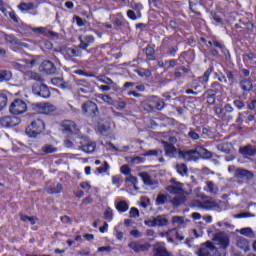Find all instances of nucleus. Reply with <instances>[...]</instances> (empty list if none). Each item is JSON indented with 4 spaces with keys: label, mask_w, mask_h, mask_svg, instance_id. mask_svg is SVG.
<instances>
[{
    "label": "nucleus",
    "mask_w": 256,
    "mask_h": 256,
    "mask_svg": "<svg viewBox=\"0 0 256 256\" xmlns=\"http://www.w3.org/2000/svg\"><path fill=\"white\" fill-rule=\"evenodd\" d=\"M240 87L242 89V91H252L253 90V82H251V80L249 79H243L240 81Z\"/></svg>",
    "instance_id": "bb28decb"
},
{
    "label": "nucleus",
    "mask_w": 256,
    "mask_h": 256,
    "mask_svg": "<svg viewBox=\"0 0 256 256\" xmlns=\"http://www.w3.org/2000/svg\"><path fill=\"white\" fill-rule=\"evenodd\" d=\"M32 93L38 97H43V99H49L51 97V91L49 87L43 82H36L32 85Z\"/></svg>",
    "instance_id": "20e7f679"
},
{
    "label": "nucleus",
    "mask_w": 256,
    "mask_h": 256,
    "mask_svg": "<svg viewBox=\"0 0 256 256\" xmlns=\"http://www.w3.org/2000/svg\"><path fill=\"white\" fill-rule=\"evenodd\" d=\"M76 85L78 87V93H93V86L87 80L79 79L76 80Z\"/></svg>",
    "instance_id": "dca6fc26"
},
{
    "label": "nucleus",
    "mask_w": 256,
    "mask_h": 256,
    "mask_svg": "<svg viewBox=\"0 0 256 256\" xmlns=\"http://www.w3.org/2000/svg\"><path fill=\"white\" fill-rule=\"evenodd\" d=\"M167 104H165V101H163V99H158L157 103H156V109L158 111H163V109H165V106Z\"/></svg>",
    "instance_id": "4d7b16f0"
},
{
    "label": "nucleus",
    "mask_w": 256,
    "mask_h": 256,
    "mask_svg": "<svg viewBox=\"0 0 256 256\" xmlns=\"http://www.w3.org/2000/svg\"><path fill=\"white\" fill-rule=\"evenodd\" d=\"M188 137L189 139H191V141H199V139H201V136L199 135V133H197V131H195V129L189 130Z\"/></svg>",
    "instance_id": "37998d69"
},
{
    "label": "nucleus",
    "mask_w": 256,
    "mask_h": 256,
    "mask_svg": "<svg viewBox=\"0 0 256 256\" xmlns=\"http://www.w3.org/2000/svg\"><path fill=\"white\" fill-rule=\"evenodd\" d=\"M128 247L134 251V253H143L149 251L151 245H149V243H141L140 241H132L128 244Z\"/></svg>",
    "instance_id": "9b49d317"
},
{
    "label": "nucleus",
    "mask_w": 256,
    "mask_h": 256,
    "mask_svg": "<svg viewBox=\"0 0 256 256\" xmlns=\"http://www.w3.org/2000/svg\"><path fill=\"white\" fill-rule=\"evenodd\" d=\"M162 145H164L165 155L167 157H173L175 153H177V148L174 147L173 144L169 142L162 141Z\"/></svg>",
    "instance_id": "412c9836"
},
{
    "label": "nucleus",
    "mask_w": 256,
    "mask_h": 256,
    "mask_svg": "<svg viewBox=\"0 0 256 256\" xmlns=\"http://www.w3.org/2000/svg\"><path fill=\"white\" fill-rule=\"evenodd\" d=\"M220 89H221V84H219V82H213L211 84V89H208L206 93H214L217 95Z\"/></svg>",
    "instance_id": "ea45409f"
},
{
    "label": "nucleus",
    "mask_w": 256,
    "mask_h": 256,
    "mask_svg": "<svg viewBox=\"0 0 256 256\" xmlns=\"http://www.w3.org/2000/svg\"><path fill=\"white\" fill-rule=\"evenodd\" d=\"M27 111V103L21 99L14 100L10 105L12 115H23Z\"/></svg>",
    "instance_id": "0eeeda50"
},
{
    "label": "nucleus",
    "mask_w": 256,
    "mask_h": 256,
    "mask_svg": "<svg viewBox=\"0 0 256 256\" xmlns=\"http://www.w3.org/2000/svg\"><path fill=\"white\" fill-rule=\"evenodd\" d=\"M40 71L46 75H57V66L49 60H44L40 66Z\"/></svg>",
    "instance_id": "4468645a"
},
{
    "label": "nucleus",
    "mask_w": 256,
    "mask_h": 256,
    "mask_svg": "<svg viewBox=\"0 0 256 256\" xmlns=\"http://www.w3.org/2000/svg\"><path fill=\"white\" fill-rule=\"evenodd\" d=\"M198 256H225L223 252L219 251L215 245H213V242H205L201 244L198 252Z\"/></svg>",
    "instance_id": "7ed1b4c3"
},
{
    "label": "nucleus",
    "mask_w": 256,
    "mask_h": 256,
    "mask_svg": "<svg viewBox=\"0 0 256 256\" xmlns=\"http://www.w3.org/2000/svg\"><path fill=\"white\" fill-rule=\"evenodd\" d=\"M156 227H167L169 225V220L164 215H158L154 217Z\"/></svg>",
    "instance_id": "b1692460"
},
{
    "label": "nucleus",
    "mask_w": 256,
    "mask_h": 256,
    "mask_svg": "<svg viewBox=\"0 0 256 256\" xmlns=\"http://www.w3.org/2000/svg\"><path fill=\"white\" fill-rule=\"evenodd\" d=\"M179 157L184 159L185 161H197L199 160V150L198 147L196 149L179 151Z\"/></svg>",
    "instance_id": "9d476101"
},
{
    "label": "nucleus",
    "mask_w": 256,
    "mask_h": 256,
    "mask_svg": "<svg viewBox=\"0 0 256 256\" xmlns=\"http://www.w3.org/2000/svg\"><path fill=\"white\" fill-rule=\"evenodd\" d=\"M145 161V158L136 156L134 158H130V163H133L134 165H139V163H143Z\"/></svg>",
    "instance_id": "6e6d98bb"
},
{
    "label": "nucleus",
    "mask_w": 256,
    "mask_h": 256,
    "mask_svg": "<svg viewBox=\"0 0 256 256\" xmlns=\"http://www.w3.org/2000/svg\"><path fill=\"white\" fill-rule=\"evenodd\" d=\"M139 177H141L144 185H147L148 187H152V185H155V182L151 179V175H149V173H139Z\"/></svg>",
    "instance_id": "a878e982"
},
{
    "label": "nucleus",
    "mask_w": 256,
    "mask_h": 256,
    "mask_svg": "<svg viewBox=\"0 0 256 256\" xmlns=\"http://www.w3.org/2000/svg\"><path fill=\"white\" fill-rule=\"evenodd\" d=\"M78 145V149L83 151L84 153H93L95 151V148L97 147V144L87 137H81L76 142Z\"/></svg>",
    "instance_id": "423d86ee"
},
{
    "label": "nucleus",
    "mask_w": 256,
    "mask_h": 256,
    "mask_svg": "<svg viewBox=\"0 0 256 256\" xmlns=\"http://www.w3.org/2000/svg\"><path fill=\"white\" fill-rule=\"evenodd\" d=\"M206 100L208 105H215V101L217 100V94L215 93H206Z\"/></svg>",
    "instance_id": "a18cd8bd"
},
{
    "label": "nucleus",
    "mask_w": 256,
    "mask_h": 256,
    "mask_svg": "<svg viewBox=\"0 0 256 256\" xmlns=\"http://www.w3.org/2000/svg\"><path fill=\"white\" fill-rule=\"evenodd\" d=\"M52 85L55 87H60V89H71V84L69 82H65L63 78L57 77L51 79Z\"/></svg>",
    "instance_id": "6ab92c4d"
},
{
    "label": "nucleus",
    "mask_w": 256,
    "mask_h": 256,
    "mask_svg": "<svg viewBox=\"0 0 256 256\" xmlns=\"http://www.w3.org/2000/svg\"><path fill=\"white\" fill-rule=\"evenodd\" d=\"M198 147V158L202 157V159H211L213 157V153L211 151L207 150L203 146H197Z\"/></svg>",
    "instance_id": "5701e85b"
},
{
    "label": "nucleus",
    "mask_w": 256,
    "mask_h": 256,
    "mask_svg": "<svg viewBox=\"0 0 256 256\" xmlns=\"http://www.w3.org/2000/svg\"><path fill=\"white\" fill-rule=\"evenodd\" d=\"M42 113L45 115H50V113H54V111L57 109L53 104L45 103L41 106Z\"/></svg>",
    "instance_id": "2f4dec72"
},
{
    "label": "nucleus",
    "mask_w": 256,
    "mask_h": 256,
    "mask_svg": "<svg viewBox=\"0 0 256 256\" xmlns=\"http://www.w3.org/2000/svg\"><path fill=\"white\" fill-rule=\"evenodd\" d=\"M7 95L0 94V111H3L7 107Z\"/></svg>",
    "instance_id": "09e8293b"
},
{
    "label": "nucleus",
    "mask_w": 256,
    "mask_h": 256,
    "mask_svg": "<svg viewBox=\"0 0 256 256\" xmlns=\"http://www.w3.org/2000/svg\"><path fill=\"white\" fill-rule=\"evenodd\" d=\"M4 39L6 43H9L14 47H18V49H23V48L27 49V47H29V44L19 41V39L15 37V35L13 34H4Z\"/></svg>",
    "instance_id": "ddd939ff"
},
{
    "label": "nucleus",
    "mask_w": 256,
    "mask_h": 256,
    "mask_svg": "<svg viewBox=\"0 0 256 256\" xmlns=\"http://www.w3.org/2000/svg\"><path fill=\"white\" fill-rule=\"evenodd\" d=\"M233 105L234 107H237V109H245V103L241 100H234Z\"/></svg>",
    "instance_id": "e2e57ef3"
},
{
    "label": "nucleus",
    "mask_w": 256,
    "mask_h": 256,
    "mask_svg": "<svg viewBox=\"0 0 256 256\" xmlns=\"http://www.w3.org/2000/svg\"><path fill=\"white\" fill-rule=\"evenodd\" d=\"M126 182L134 185L135 191H139V188L137 187V183H138L137 177L129 176L128 178H126Z\"/></svg>",
    "instance_id": "603ef678"
},
{
    "label": "nucleus",
    "mask_w": 256,
    "mask_h": 256,
    "mask_svg": "<svg viewBox=\"0 0 256 256\" xmlns=\"http://www.w3.org/2000/svg\"><path fill=\"white\" fill-rule=\"evenodd\" d=\"M214 113L219 119H225L227 117L224 108L221 107H214Z\"/></svg>",
    "instance_id": "79ce46f5"
},
{
    "label": "nucleus",
    "mask_w": 256,
    "mask_h": 256,
    "mask_svg": "<svg viewBox=\"0 0 256 256\" xmlns=\"http://www.w3.org/2000/svg\"><path fill=\"white\" fill-rule=\"evenodd\" d=\"M97 79L98 81H100L101 83H104L105 85H113L112 79L107 76L100 75L97 77Z\"/></svg>",
    "instance_id": "8fccbe9b"
},
{
    "label": "nucleus",
    "mask_w": 256,
    "mask_h": 256,
    "mask_svg": "<svg viewBox=\"0 0 256 256\" xmlns=\"http://www.w3.org/2000/svg\"><path fill=\"white\" fill-rule=\"evenodd\" d=\"M240 153L244 157H253L256 155V148L251 145H248L243 148H240Z\"/></svg>",
    "instance_id": "4be33fe9"
},
{
    "label": "nucleus",
    "mask_w": 256,
    "mask_h": 256,
    "mask_svg": "<svg viewBox=\"0 0 256 256\" xmlns=\"http://www.w3.org/2000/svg\"><path fill=\"white\" fill-rule=\"evenodd\" d=\"M211 73H213V68H208L204 75L200 78L201 83H208L209 82V77L211 76Z\"/></svg>",
    "instance_id": "de8ad7c7"
},
{
    "label": "nucleus",
    "mask_w": 256,
    "mask_h": 256,
    "mask_svg": "<svg viewBox=\"0 0 256 256\" xmlns=\"http://www.w3.org/2000/svg\"><path fill=\"white\" fill-rule=\"evenodd\" d=\"M218 151H221L222 153L229 154L231 153V144L229 143H221L217 145Z\"/></svg>",
    "instance_id": "c9c22d12"
},
{
    "label": "nucleus",
    "mask_w": 256,
    "mask_h": 256,
    "mask_svg": "<svg viewBox=\"0 0 256 256\" xmlns=\"http://www.w3.org/2000/svg\"><path fill=\"white\" fill-rule=\"evenodd\" d=\"M20 219H21V221H23L24 223H27V222H29L30 224H32V225H35V217H33V216H27V215H25V214H20Z\"/></svg>",
    "instance_id": "c03bdc74"
},
{
    "label": "nucleus",
    "mask_w": 256,
    "mask_h": 256,
    "mask_svg": "<svg viewBox=\"0 0 256 256\" xmlns=\"http://www.w3.org/2000/svg\"><path fill=\"white\" fill-rule=\"evenodd\" d=\"M116 209L120 213H125V212L129 211V204H127V202H125V201H120L116 205Z\"/></svg>",
    "instance_id": "e433bc0d"
},
{
    "label": "nucleus",
    "mask_w": 256,
    "mask_h": 256,
    "mask_svg": "<svg viewBox=\"0 0 256 256\" xmlns=\"http://www.w3.org/2000/svg\"><path fill=\"white\" fill-rule=\"evenodd\" d=\"M97 171H98L99 174L107 173V171H109V163L104 162V166L103 167H98Z\"/></svg>",
    "instance_id": "680f3d73"
},
{
    "label": "nucleus",
    "mask_w": 256,
    "mask_h": 256,
    "mask_svg": "<svg viewBox=\"0 0 256 256\" xmlns=\"http://www.w3.org/2000/svg\"><path fill=\"white\" fill-rule=\"evenodd\" d=\"M47 193H49V195H55L57 193H61L63 191V185H61L60 183L57 184H53L52 187L47 188Z\"/></svg>",
    "instance_id": "c85d7f7f"
},
{
    "label": "nucleus",
    "mask_w": 256,
    "mask_h": 256,
    "mask_svg": "<svg viewBox=\"0 0 256 256\" xmlns=\"http://www.w3.org/2000/svg\"><path fill=\"white\" fill-rule=\"evenodd\" d=\"M176 170H177V173H179V175H181L182 177L189 175V169L187 168V165L183 163L177 164Z\"/></svg>",
    "instance_id": "473e14b6"
},
{
    "label": "nucleus",
    "mask_w": 256,
    "mask_h": 256,
    "mask_svg": "<svg viewBox=\"0 0 256 256\" xmlns=\"http://www.w3.org/2000/svg\"><path fill=\"white\" fill-rule=\"evenodd\" d=\"M18 9L22 11V13H24V11H33V9H35V4L33 2H22L18 5Z\"/></svg>",
    "instance_id": "7c9ffc66"
},
{
    "label": "nucleus",
    "mask_w": 256,
    "mask_h": 256,
    "mask_svg": "<svg viewBox=\"0 0 256 256\" xmlns=\"http://www.w3.org/2000/svg\"><path fill=\"white\" fill-rule=\"evenodd\" d=\"M159 153H163V150H150L145 153V156L146 157H151V156L157 157V155H159Z\"/></svg>",
    "instance_id": "bf43d9fd"
},
{
    "label": "nucleus",
    "mask_w": 256,
    "mask_h": 256,
    "mask_svg": "<svg viewBox=\"0 0 256 256\" xmlns=\"http://www.w3.org/2000/svg\"><path fill=\"white\" fill-rule=\"evenodd\" d=\"M45 131V122L41 118H36L26 128V135L28 137L35 138L37 135H41Z\"/></svg>",
    "instance_id": "f03ea898"
},
{
    "label": "nucleus",
    "mask_w": 256,
    "mask_h": 256,
    "mask_svg": "<svg viewBox=\"0 0 256 256\" xmlns=\"http://www.w3.org/2000/svg\"><path fill=\"white\" fill-rule=\"evenodd\" d=\"M112 23H113V25H115V27H122L123 26V15H121V13H118Z\"/></svg>",
    "instance_id": "49530a36"
},
{
    "label": "nucleus",
    "mask_w": 256,
    "mask_h": 256,
    "mask_svg": "<svg viewBox=\"0 0 256 256\" xmlns=\"http://www.w3.org/2000/svg\"><path fill=\"white\" fill-rule=\"evenodd\" d=\"M80 44L78 45L79 49H84V51H87V48L90 45H93L95 43V37L93 35H86L83 38H79Z\"/></svg>",
    "instance_id": "a211bd4d"
},
{
    "label": "nucleus",
    "mask_w": 256,
    "mask_h": 256,
    "mask_svg": "<svg viewBox=\"0 0 256 256\" xmlns=\"http://www.w3.org/2000/svg\"><path fill=\"white\" fill-rule=\"evenodd\" d=\"M104 219H107L108 221L113 220V210L111 208H107L104 212Z\"/></svg>",
    "instance_id": "864d4df0"
},
{
    "label": "nucleus",
    "mask_w": 256,
    "mask_h": 256,
    "mask_svg": "<svg viewBox=\"0 0 256 256\" xmlns=\"http://www.w3.org/2000/svg\"><path fill=\"white\" fill-rule=\"evenodd\" d=\"M120 171L123 173V175H131V168H129L127 165L121 166Z\"/></svg>",
    "instance_id": "0e129e2a"
},
{
    "label": "nucleus",
    "mask_w": 256,
    "mask_h": 256,
    "mask_svg": "<svg viewBox=\"0 0 256 256\" xmlns=\"http://www.w3.org/2000/svg\"><path fill=\"white\" fill-rule=\"evenodd\" d=\"M96 97L98 99H101L103 103H107L108 105H117L115 100H113V98L107 94H97Z\"/></svg>",
    "instance_id": "c756f323"
},
{
    "label": "nucleus",
    "mask_w": 256,
    "mask_h": 256,
    "mask_svg": "<svg viewBox=\"0 0 256 256\" xmlns=\"http://www.w3.org/2000/svg\"><path fill=\"white\" fill-rule=\"evenodd\" d=\"M184 184L177 181V179L172 178L170 180V185L166 186V191L170 193V195H174L170 200V203L173 207H180L185 203V195H187V191L183 189Z\"/></svg>",
    "instance_id": "f257e3e1"
},
{
    "label": "nucleus",
    "mask_w": 256,
    "mask_h": 256,
    "mask_svg": "<svg viewBox=\"0 0 256 256\" xmlns=\"http://www.w3.org/2000/svg\"><path fill=\"white\" fill-rule=\"evenodd\" d=\"M120 227H121V225L114 227V235H115L116 239H118V241H121L124 237L123 232L119 230Z\"/></svg>",
    "instance_id": "3c124183"
},
{
    "label": "nucleus",
    "mask_w": 256,
    "mask_h": 256,
    "mask_svg": "<svg viewBox=\"0 0 256 256\" xmlns=\"http://www.w3.org/2000/svg\"><path fill=\"white\" fill-rule=\"evenodd\" d=\"M236 245L239 247V249H242V251H249V240L246 238H239Z\"/></svg>",
    "instance_id": "cd10ccee"
},
{
    "label": "nucleus",
    "mask_w": 256,
    "mask_h": 256,
    "mask_svg": "<svg viewBox=\"0 0 256 256\" xmlns=\"http://www.w3.org/2000/svg\"><path fill=\"white\" fill-rule=\"evenodd\" d=\"M0 125L2 127H9V116L0 119Z\"/></svg>",
    "instance_id": "774afa93"
},
{
    "label": "nucleus",
    "mask_w": 256,
    "mask_h": 256,
    "mask_svg": "<svg viewBox=\"0 0 256 256\" xmlns=\"http://www.w3.org/2000/svg\"><path fill=\"white\" fill-rule=\"evenodd\" d=\"M129 213L131 218L139 217V209L135 207H132Z\"/></svg>",
    "instance_id": "338daca9"
},
{
    "label": "nucleus",
    "mask_w": 256,
    "mask_h": 256,
    "mask_svg": "<svg viewBox=\"0 0 256 256\" xmlns=\"http://www.w3.org/2000/svg\"><path fill=\"white\" fill-rule=\"evenodd\" d=\"M234 177L236 179H244L245 181H253L255 179V174L253 171L247 170L245 168H237Z\"/></svg>",
    "instance_id": "f8f14e48"
},
{
    "label": "nucleus",
    "mask_w": 256,
    "mask_h": 256,
    "mask_svg": "<svg viewBox=\"0 0 256 256\" xmlns=\"http://www.w3.org/2000/svg\"><path fill=\"white\" fill-rule=\"evenodd\" d=\"M199 207H201V209H205L206 211H211V209L218 212L221 211V206H219V204H217V202L214 200H204L200 202Z\"/></svg>",
    "instance_id": "f3484780"
},
{
    "label": "nucleus",
    "mask_w": 256,
    "mask_h": 256,
    "mask_svg": "<svg viewBox=\"0 0 256 256\" xmlns=\"http://www.w3.org/2000/svg\"><path fill=\"white\" fill-rule=\"evenodd\" d=\"M172 222L178 223V225H183V223H185V218H183L182 216H174L172 218Z\"/></svg>",
    "instance_id": "052dcab7"
},
{
    "label": "nucleus",
    "mask_w": 256,
    "mask_h": 256,
    "mask_svg": "<svg viewBox=\"0 0 256 256\" xmlns=\"http://www.w3.org/2000/svg\"><path fill=\"white\" fill-rule=\"evenodd\" d=\"M62 133L67 135L68 137L71 135H79V128H77V124L71 120H65L62 122Z\"/></svg>",
    "instance_id": "6e6552de"
},
{
    "label": "nucleus",
    "mask_w": 256,
    "mask_h": 256,
    "mask_svg": "<svg viewBox=\"0 0 256 256\" xmlns=\"http://www.w3.org/2000/svg\"><path fill=\"white\" fill-rule=\"evenodd\" d=\"M25 79H28L29 81H36L37 83H43L45 81L44 78L41 77V75L37 72L33 71H27L24 74Z\"/></svg>",
    "instance_id": "aec40b11"
},
{
    "label": "nucleus",
    "mask_w": 256,
    "mask_h": 256,
    "mask_svg": "<svg viewBox=\"0 0 256 256\" xmlns=\"http://www.w3.org/2000/svg\"><path fill=\"white\" fill-rule=\"evenodd\" d=\"M41 151L45 153V155H49L51 153H57V148L51 144H46L42 146Z\"/></svg>",
    "instance_id": "72a5a7b5"
},
{
    "label": "nucleus",
    "mask_w": 256,
    "mask_h": 256,
    "mask_svg": "<svg viewBox=\"0 0 256 256\" xmlns=\"http://www.w3.org/2000/svg\"><path fill=\"white\" fill-rule=\"evenodd\" d=\"M144 224L147 225V227H157L155 223V217H152V219L145 220Z\"/></svg>",
    "instance_id": "69168bd1"
},
{
    "label": "nucleus",
    "mask_w": 256,
    "mask_h": 256,
    "mask_svg": "<svg viewBox=\"0 0 256 256\" xmlns=\"http://www.w3.org/2000/svg\"><path fill=\"white\" fill-rule=\"evenodd\" d=\"M241 235H245L246 237H251L253 235V230L251 228H242L240 230Z\"/></svg>",
    "instance_id": "5fc2aeb1"
},
{
    "label": "nucleus",
    "mask_w": 256,
    "mask_h": 256,
    "mask_svg": "<svg viewBox=\"0 0 256 256\" xmlns=\"http://www.w3.org/2000/svg\"><path fill=\"white\" fill-rule=\"evenodd\" d=\"M206 187L209 193H211L212 195H217V191H219V188L217 187V185H215V183L207 181Z\"/></svg>",
    "instance_id": "f704fd0d"
},
{
    "label": "nucleus",
    "mask_w": 256,
    "mask_h": 256,
    "mask_svg": "<svg viewBox=\"0 0 256 256\" xmlns=\"http://www.w3.org/2000/svg\"><path fill=\"white\" fill-rule=\"evenodd\" d=\"M12 74L7 70L0 71V83L3 81H11Z\"/></svg>",
    "instance_id": "4c0bfd02"
},
{
    "label": "nucleus",
    "mask_w": 256,
    "mask_h": 256,
    "mask_svg": "<svg viewBox=\"0 0 256 256\" xmlns=\"http://www.w3.org/2000/svg\"><path fill=\"white\" fill-rule=\"evenodd\" d=\"M143 53H145L147 61H155V48H153L151 45H148L143 50Z\"/></svg>",
    "instance_id": "393cba45"
},
{
    "label": "nucleus",
    "mask_w": 256,
    "mask_h": 256,
    "mask_svg": "<svg viewBox=\"0 0 256 256\" xmlns=\"http://www.w3.org/2000/svg\"><path fill=\"white\" fill-rule=\"evenodd\" d=\"M19 123H21V119L15 116H9L8 127H16V125H19Z\"/></svg>",
    "instance_id": "a19ab883"
},
{
    "label": "nucleus",
    "mask_w": 256,
    "mask_h": 256,
    "mask_svg": "<svg viewBox=\"0 0 256 256\" xmlns=\"http://www.w3.org/2000/svg\"><path fill=\"white\" fill-rule=\"evenodd\" d=\"M82 112L86 117H91L93 119L99 115V107L95 102L88 100L82 104Z\"/></svg>",
    "instance_id": "39448f33"
},
{
    "label": "nucleus",
    "mask_w": 256,
    "mask_h": 256,
    "mask_svg": "<svg viewBox=\"0 0 256 256\" xmlns=\"http://www.w3.org/2000/svg\"><path fill=\"white\" fill-rule=\"evenodd\" d=\"M214 241L216 245H219L222 249H227V247H229V236L225 232L216 233Z\"/></svg>",
    "instance_id": "2eb2a0df"
},
{
    "label": "nucleus",
    "mask_w": 256,
    "mask_h": 256,
    "mask_svg": "<svg viewBox=\"0 0 256 256\" xmlns=\"http://www.w3.org/2000/svg\"><path fill=\"white\" fill-rule=\"evenodd\" d=\"M62 53L67 61H73V59L82 55L81 50L77 46L64 48Z\"/></svg>",
    "instance_id": "1a4fd4ad"
},
{
    "label": "nucleus",
    "mask_w": 256,
    "mask_h": 256,
    "mask_svg": "<svg viewBox=\"0 0 256 256\" xmlns=\"http://www.w3.org/2000/svg\"><path fill=\"white\" fill-rule=\"evenodd\" d=\"M74 19L76 20L78 27H85L87 20H84L83 18H81L79 16H74Z\"/></svg>",
    "instance_id": "13d9d810"
},
{
    "label": "nucleus",
    "mask_w": 256,
    "mask_h": 256,
    "mask_svg": "<svg viewBox=\"0 0 256 256\" xmlns=\"http://www.w3.org/2000/svg\"><path fill=\"white\" fill-rule=\"evenodd\" d=\"M167 201H169V196L165 195V194H158L157 198H156V204L158 205H165V203H167Z\"/></svg>",
    "instance_id": "58836bf2"
}]
</instances>
